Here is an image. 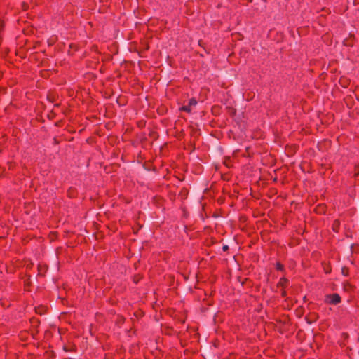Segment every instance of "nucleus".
Returning a JSON list of instances; mask_svg holds the SVG:
<instances>
[{"label":"nucleus","instance_id":"9b49d317","mask_svg":"<svg viewBox=\"0 0 359 359\" xmlns=\"http://www.w3.org/2000/svg\"><path fill=\"white\" fill-rule=\"evenodd\" d=\"M57 97L54 93H49L47 95V100L51 103L55 102L57 100Z\"/></svg>","mask_w":359,"mask_h":359},{"label":"nucleus","instance_id":"412c9836","mask_svg":"<svg viewBox=\"0 0 359 359\" xmlns=\"http://www.w3.org/2000/svg\"><path fill=\"white\" fill-rule=\"evenodd\" d=\"M287 293L286 290L285 289H282L281 297L285 298V297H287Z\"/></svg>","mask_w":359,"mask_h":359},{"label":"nucleus","instance_id":"bb28decb","mask_svg":"<svg viewBox=\"0 0 359 359\" xmlns=\"http://www.w3.org/2000/svg\"><path fill=\"white\" fill-rule=\"evenodd\" d=\"M202 42H203V41H202L201 40H200V41H198V44H199L201 46H202Z\"/></svg>","mask_w":359,"mask_h":359},{"label":"nucleus","instance_id":"f3484780","mask_svg":"<svg viewBox=\"0 0 359 359\" xmlns=\"http://www.w3.org/2000/svg\"><path fill=\"white\" fill-rule=\"evenodd\" d=\"M190 107L191 106H195L197 104V100L196 98L194 97H192L189 100V104H188Z\"/></svg>","mask_w":359,"mask_h":359},{"label":"nucleus","instance_id":"6ab92c4d","mask_svg":"<svg viewBox=\"0 0 359 359\" xmlns=\"http://www.w3.org/2000/svg\"><path fill=\"white\" fill-rule=\"evenodd\" d=\"M55 113H54L53 111H51L48 114V118L51 120V119H53L55 117Z\"/></svg>","mask_w":359,"mask_h":359},{"label":"nucleus","instance_id":"aec40b11","mask_svg":"<svg viewBox=\"0 0 359 359\" xmlns=\"http://www.w3.org/2000/svg\"><path fill=\"white\" fill-rule=\"evenodd\" d=\"M63 125V121L62 120H60L55 123V126L57 127H61Z\"/></svg>","mask_w":359,"mask_h":359},{"label":"nucleus","instance_id":"0eeeda50","mask_svg":"<svg viewBox=\"0 0 359 359\" xmlns=\"http://www.w3.org/2000/svg\"><path fill=\"white\" fill-rule=\"evenodd\" d=\"M339 83L343 88H347L350 84V80L346 76H341L339 79Z\"/></svg>","mask_w":359,"mask_h":359},{"label":"nucleus","instance_id":"20e7f679","mask_svg":"<svg viewBox=\"0 0 359 359\" xmlns=\"http://www.w3.org/2000/svg\"><path fill=\"white\" fill-rule=\"evenodd\" d=\"M289 285V280L286 278L285 277H282L280 278L279 281L278 282L276 287H281L282 289H285Z\"/></svg>","mask_w":359,"mask_h":359},{"label":"nucleus","instance_id":"473e14b6","mask_svg":"<svg viewBox=\"0 0 359 359\" xmlns=\"http://www.w3.org/2000/svg\"><path fill=\"white\" fill-rule=\"evenodd\" d=\"M175 197V195H173V196H171V198H173V200H174Z\"/></svg>","mask_w":359,"mask_h":359},{"label":"nucleus","instance_id":"4468645a","mask_svg":"<svg viewBox=\"0 0 359 359\" xmlns=\"http://www.w3.org/2000/svg\"><path fill=\"white\" fill-rule=\"evenodd\" d=\"M276 270L278 271H283L285 272V266L283 264H281L280 262H277L276 264Z\"/></svg>","mask_w":359,"mask_h":359},{"label":"nucleus","instance_id":"f8f14e48","mask_svg":"<svg viewBox=\"0 0 359 359\" xmlns=\"http://www.w3.org/2000/svg\"><path fill=\"white\" fill-rule=\"evenodd\" d=\"M143 276L141 274H135L133 277V281L135 284H137L142 279Z\"/></svg>","mask_w":359,"mask_h":359},{"label":"nucleus","instance_id":"a878e982","mask_svg":"<svg viewBox=\"0 0 359 359\" xmlns=\"http://www.w3.org/2000/svg\"><path fill=\"white\" fill-rule=\"evenodd\" d=\"M27 286L30 285V283H29V282L26 281V282H25V286H27Z\"/></svg>","mask_w":359,"mask_h":359},{"label":"nucleus","instance_id":"4be33fe9","mask_svg":"<svg viewBox=\"0 0 359 359\" xmlns=\"http://www.w3.org/2000/svg\"><path fill=\"white\" fill-rule=\"evenodd\" d=\"M53 144L57 145L60 144V141L57 140L56 137L53 138Z\"/></svg>","mask_w":359,"mask_h":359},{"label":"nucleus","instance_id":"39448f33","mask_svg":"<svg viewBox=\"0 0 359 359\" xmlns=\"http://www.w3.org/2000/svg\"><path fill=\"white\" fill-rule=\"evenodd\" d=\"M67 196L70 198H74L77 196V190L75 187H71L67 191Z\"/></svg>","mask_w":359,"mask_h":359},{"label":"nucleus","instance_id":"9d476101","mask_svg":"<svg viewBox=\"0 0 359 359\" xmlns=\"http://www.w3.org/2000/svg\"><path fill=\"white\" fill-rule=\"evenodd\" d=\"M189 191L187 189L182 188L179 194V196L181 198L182 200H184L187 198Z\"/></svg>","mask_w":359,"mask_h":359},{"label":"nucleus","instance_id":"1a4fd4ad","mask_svg":"<svg viewBox=\"0 0 359 359\" xmlns=\"http://www.w3.org/2000/svg\"><path fill=\"white\" fill-rule=\"evenodd\" d=\"M126 318L121 315H118L116 319V325L118 327H121L125 322Z\"/></svg>","mask_w":359,"mask_h":359},{"label":"nucleus","instance_id":"423d86ee","mask_svg":"<svg viewBox=\"0 0 359 359\" xmlns=\"http://www.w3.org/2000/svg\"><path fill=\"white\" fill-rule=\"evenodd\" d=\"M48 308L44 305H39L35 307V312L39 315H43L47 312Z\"/></svg>","mask_w":359,"mask_h":359},{"label":"nucleus","instance_id":"a211bd4d","mask_svg":"<svg viewBox=\"0 0 359 359\" xmlns=\"http://www.w3.org/2000/svg\"><path fill=\"white\" fill-rule=\"evenodd\" d=\"M351 249L352 252L359 251V245L358 244H352L351 246Z\"/></svg>","mask_w":359,"mask_h":359},{"label":"nucleus","instance_id":"7ed1b4c3","mask_svg":"<svg viewBox=\"0 0 359 359\" xmlns=\"http://www.w3.org/2000/svg\"><path fill=\"white\" fill-rule=\"evenodd\" d=\"M314 211L316 214L324 215L327 211V205L325 203L318 204L315 207Z\"/></svg>","mask_w":359,"mask_h":359},{"label":"nucleus","instance_id":"393cba45","mask_svg":"<svg viewBox=\"0 0 359 359\" xmlns=\"http://www.w3.org/2000/svg\"><path fill=\"white\" fill-rule=\"evenodd\" d=\"M4 27V22L0 20V32L3 29Z\"/></svg>","mask_w":359,"mask_h":359},{"label":"nucleus","instance_id":"b1692460","mask_svg":"<svg viewBox=\"0 0 359 359\" xmlns=\"http://www.w3.org/2000/svg\"><path fill=\"white\" fill-rule=\"evenodd\" d=\"M229 246L227 245H224L222 247V250H223L224 252H226V251L229 250Z\"/></svg>","mask_w":359,"mask_h":359},{"label":"nucleus","instance_id":"7c9ffc66","mask_svg":"<svg viewBox=\"0 0 359 359\" xmlns=\"http://www.w3.org/2000/svg\"><path fill=\"white\" fill-rule=\"evenodd\" d=\"M224 164H226V167H229V165L226 163V161L224 162Z\"/></svg>","mask_w":359,"mask_h":359},{"label":"nucleus","instance_id":"dca6fc26","mask_svg":"<svg viewBox=\"0 0 359 359\" xmlns=\"http://www.w3.org/2000/svg\"><path fill=\"white\" fill-rule=\"evenodd\" d=\"M341 273L345 276H349V268L347 266H343L341 268Z\"/></svg>","mask_w":359,"mask_h":359},{"label":"nucleus","instance_id":"c756f323","mask_svg":"<svg viewBox=\"0 0 359 359\" xmlns=\"http://www.w3.org/2000/svg\"><path fill=\"white\" fill-rule=\"evenodd\" d=\"M60 106V104H55V107H59Z\"/></svg>","mask_w":359,"mask_h":359},{"label":"nucleus","instance_id":"ddd939ff","mask_svg":"<svg viewBox=\"0 0 359 359\" xmlns=\"http://www.w3.org/2000/svg\"><path fill=\"white\" fill-rule=\"evenodd\" d=\"M180 111H186L187 113H191V107L188 104V105H184V106L181 107L180 108Z\"/></svg>","mask_w":359,"mask_h":359},{"label":"nucleus","instance_id":"f257e3e1","mask_svg":"<svg viewBox=\"0 0 359 359\" xmlns=\"http://www.w3.org/2000/svg\"><path fill=\"white\" fill-rule=\"evenodd\" d=\"M341 302L340 295L337 293L327 294L325 297V302L330 305H337Z\"/></svg>","mask_w":359,"mask_h":359},{"label":"nucleus","instance_id":"6e6552de","mask_svg":"<svg viewBox=\"0 0 359 359\" xmlns=\"http://www.w3.org/2000/svg\"><path fill=\"white\" fill-rule=\"evenodd\" d=\"M340 225L341 222L339 219H334L332 226V231L335 233H338L340 229Z\"/></svg>","mask_w":359,"mask_h":359},{"label":"nucleus","instance_id":"2eb2a0df","mask_svg":"<svg viewBox=\"0 0 359 359\" xmlns=\"http://www.w3.org/2000/svg\"><path fill=\"white\" fill-rule=\"evenodd\" d=\"M57 235H58L57 232H56V231H51L49 233L48 237L50 239V241H54L55 239L57 238Z\"/></svg>","mask_w":359,"mask_h":359},{"label":"nucleus","instance_id":"cd10ccee","mask_svg":"<svg viewBox=\"0 0 359 359\" xmlns=\"http://www.w3.org/2000/svg\"><path fill=\"white\" fill-rule=\"evenodd\" d=\"M233 111H231V114H232L233 115H234V114H236V109H233Z\"/></svg>","mask_w":359,"mask_h":359},{"label":"nucleus","instance_id":"2f4dec72","mask_svg":"<svg viewBox=\"0 0 359 359\" xmlns=\"http://www.w3.org/2000/svg\"><path fill=\"white\" fill-rule=\"evenodd\" d=\"M175 197V195H173V196H171V198H173V200H174Z\"/></svg>","mask_w":359,"mask_h":359},{"label":"nucleus","instance_id":"f03ea898","mask_svg":"<svg viewBox=\"0 0 359 359\" xmlns=\"http://www.w3.org/2000/svg\"><path fill=\"white\" fill-rule=\"evenodd\" d=\"M355 41V35L350 33L348 36L344 39L343 44L348 47H351L354 45Z\"/></svg>","mask_w":359,"mask_h":359},{"label":"nucleus","instance_id":"5701e85b","mask_svg":"<svg viewBox=\"0 0 359 359\" xmlns=\"http://www.w3.org/2000/svg\"><path fill=\"white\" fill-rule=\"evenodd\" d=\"M149 136L155 138L157 136V134L156 132L153 131L149 133Z\"/></svg>","mask_w":359,"mask_h":359},{"label":"nucleus","instance_id":"c85d7f7f","mask_svg":"<svg viewBox=\"0 0 359 359\" xmlns=\"http://www.w3.org/2000/svg\"><path fill=\"white\" fill-rule=\"evenodd\" d=\"M233 111H231V114H232L233 115H234V114H236V109H233Z\"/></svg>","mask_w":359,"mask_h":359}]
</instances>
